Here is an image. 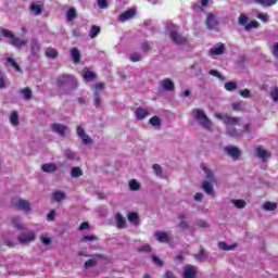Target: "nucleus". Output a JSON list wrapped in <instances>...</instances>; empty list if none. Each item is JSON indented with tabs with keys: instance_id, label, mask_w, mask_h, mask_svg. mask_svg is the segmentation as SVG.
Here are the masks:
<instances>
[{
	"instance_id": "obj_32",
	"label": "nucleus",
	"mask_w": 278,
	"mask_h": 278,
	"mask_svg": "<svg viewBox=\"0 0 278 278\" xmlns=\"http://www.w3.org/2000/svg\"><path fill=\"white\" fill-rule=\"evenodd\" d=\"M202 190H204V192H206V194L212 195L214 190H213V185L210 184L207 180L204 181V184H202Z\"/></svg>"
},
{
	"instance_id": "obj_42",
	"label": "nucleus",
	"mask_w": 278,
	"mask_h": 278,
	"mask_svg": "<svg viewBox=\"0 0 278 278\" xmlns=\"http://www.w3.org/2000/svg\"><path fill=\"white\" fill-rule=\"evenodd\" d=\"M149 124H151L152 127H161V118L155 115L149 119Z\"/></svg>"
},
{
	"instance_id": "obj_38",
	"label": "nucleus",
	"mask_w": 278,
	"mask_h": 278,
	"mask_svg": "<svg viewBox=\"0 0 278 278\" xmlns=\"http://www.w3.org/2000/svg\"><path fill=\"white\" fill-rule=\"evenodd\" d=\"M7 62L10 64V66H13L14 71L17 73H21V66L16 63V61L12 58L7 59Z\"/></svg>"
},
{
	"instance_id": "obj_58",
	"label": "nucleus",
	"mask_w": 278,
	"mask_h": 278,
	"mask_svg": "<svg viewBox=\"0 0 278 278\" xmlns=\"http://www.w3.org/2000/svg\"><path fill=\"white\" fill-rule=\"evenodd\" d=\"M208 74H210V76H214V77H217V79L224 80V76H222V75L219 74V72L216 71V70L210 71Z\"/></svg>"
},
{
	"instance_id": "obj_6",
	"label": "nucleus",
	"mask_w": 278,
	"mask_h": 278,
	"mask_svg": "<svg viewBox=\"0 0 278 278\" xmlns=\"http://www.w3.org/2000/svg\"><path fill=\"white\" fill-rule=\"evenodd\" d=\"M34 240H36V232L34 231H27L17 238L18 243H22V244L30 243Z\"/></svg>"
},
{
	"instance_id": "obj_63",
	"label": "nucleus",
	"mask_w": 278,
	"mask_h": 278,
	"mask_svg": "<svg viewBox=\"0 0 278 278\" xmlns=\"http://www.w3.org/2000/svg\"><path fill=\"white\" fill-rule=\"evenodd\" d=\"M98 7L105 10L108 8V0H98Z\"/></svg>"
},
{
	"instance_id": "obj_48",
	"label": "nucleus",
	"mask_w": 278,
	"mask_h": 278,
	"mask_svg": "<svg viewBox=\"0 0 278 278\" xmlns=\"http://www.w3.org/2000/svg\"><path fill=\"white\" fill-rule=\"evenodd\" d=\"M137 252L150 253L152 252V247L149 244H144L142 247L137 248Z\"/></svg>"
},
{
	"instance_id": "obj_28",
	"label": "nucleus",
	"mask_w": 278,
	"mask_h": 278,
	"mask_svg": "<svg viewBox=\"0 0 278 278\" xmlns=\"http://www.w3.org/2000/svg\"><path fill=\"white\" fill-rule=\"evenodd\" d=\"M115 219H116V226L119 229L126 228V219L123 217L122 214H119V213L116 214Z\"/></svg>"
},
{
	"instance_id": "obj_29",
	"label": "nucleus",
	"mask_w": 278,
	"mask_h": 278,
	"mask_svg": "<svg viewBox=\"0 0 278 278\" xmlns=\"http://www.w3.org/2000/svg\"><path fill=\"white\" fill-rule=\"evenodd\" d=\"M21 94L23 96L24 100H30L33 99V90H30L29 87L22 88L21 89Z\"/></svg>"
},
{
	"instance_id": "obj_18",
	"label": "nucleus",
	"mask_w": 278,
	"mask_h": 278,
	"mask_svg": "<svg viewBox=\"0 0 278 278\" xmlns=\"http://www.w3.org/2000/svg\"><path fill=\"white\" fill-rule=\"evenodd\" d=\"M41 170L47 174H53L58 172V166L54 163H46L41 166Z\"/></svg>"
},
{
	"instance_id": "obj_10",
	"label": "nucleus",
	"mask_w": 278,
	"mask_h": 278,
	"mask_svg": "<svg viewBox=\"0 0 278 278\" xmlns=\"http://www.w3.org/2000/svg\"><path fill=\"white\" fill-rule=\"evenodd\" d=\"M136 16V11L135 10H128L125 11L124 13H121L118 16L119 23H126L127 21L134 18Z\"/></svg>"
},
{
	"instance_id": "obj_52",
	"label": "nucleus",
	"mask_w": 278,
	"mask_h": 278,
	"mask_svg": "<svg viewBox=\"0 0 278 278\" xmlns=\"http://www.w3.org/2000/svg\"><path fill=\"white\" fill-rule=\"evenodd\" d=\"M105 89V83H98L94 85V93H98Z\"/></svg>"
},
{
	"instance_id": "obj_30",
	"label": "nucleus",
	"mask_w": 278,
	"mask_h": 278,
	"mask_svg": "<svg viewBox=\"0 0 278 278\" xmlns=\"http://www.w3.org/2000/svg\"><path fill=\"white\" fill-rule=\"evenodd\" d=\"M224 52H225L224 43H220V46L210 50L211 55H222L224 54Z\"/></svg>"
},
{
	"instance_id": "obj_17",
	"label": "nucleus",
	"mask_w": 278,
	"mask_h": 278,
	"mask_svg": "<svg viewBox=\"0 0 278 278\" xmlns=\"http://www.w3.org/2000/svg\"><path fill=\"white\" fill-rule=\"evenodd\" d=\"M223 124H225L226 127H236L240 125V119L237 117H225L223 121Z\"/></svg>"
},
{
	"instance_id": "obj_8",
	"label": "nucleus",
	"mask_w": 278,
	"mask_h": 278,
	"mask_svg": "<svg viewBox=\"0 0 278 278\" xmlns=\"http://www.w3.org/2000/svg\"><path fill=\"white\" fill-rule=\"evenodd\" d=\"M255 154L258 159H261L263 162H266L270 159V152L266 151L262 146L255 147Z\"/></svg>"
},
{
	"instance_id": "obj_40",
	"label": "nucleus",
	"mask_w": 278,
	"mask_h": 278,
	"mask_svg": "<svg viewBox=\"0 0 278 278\" xmlns=\"http://www.w3.org/2000/svg\"><path fill=\"white\" fill-rule=\"evenodd\" d=\"M10 122L11 125L18 126V115L16 111L11 112Z\"/></svg>"
},
{
	"instance_id": "obj_57",
	"label": "nucleus",
	"mask_w": 278,
	"mask_h": 278,
	"mask_svg": "<svg viewBox=\"0 0 278 278\" xmlns=\"http://www.w3.org/2000/svg\"><path fill=\"white\" fill-rule=\"evenodd\" d=\"M140 49H141V51H143V52H149V51H151V43H149L148 41H146V42H143V43H141V46H140Z\"/></svg>"
},
{
	"instance_id": "obj_49",
	"label": "nucleus",
	"mask_w": 278,
	"mask_h": 278,
	"mask_svg": "<svg viewBox=\"0 0 278 278\" xmlns=\"http://www.w3.org/2000/svg\"><path fill=\"white\" fill-rule=\"evenodd\" d=\"M129 186L131 191H138L140 189V184L135 179L130 180Z\"/></svg>"
},
{
	"instance_id": "obj_19",
	"label": "nucleus",
	"mask_w": 278,
	"mask_h": 278,
	"mask_svg": "<svg viewBox=\"0 0 278 278\" xmlns=\"http://www.w3.org/2000/svg\"><path fill=\"white\" fill-rule=\"evenodd\" d=\"M149 115V112L147 109L143 108H137L136 110V118L137 121H143Z\"/></svg>"
},
{
	"instance_id": "obj_26",
	"label": "nucleus",
	"mask_w": 278,
	"mask_h": 278,
	"mask_svg": "<svg viewBox=\"0 0 278 278\" xmlns=\"http://www.w3.org/2000/svg\"><path fill=\"white\" fill-rule=\"evenodd\" d=\"M163 88H164V90L173 91V90H175V83H173L172 79L165 78L163 80Z\"/></svg>"
},
{
	"instance_id": "obj_36",
	"label": "nucleus",
	"mask_w": 278,
	"mask_h": 278,
	"mask_svg": "<svg viewBox=\"0 0 278 278\" xmlns=\"http://www.w3.org/2000/svg\"><path fill=\"white\" fill-rule=\"evenodd\" d=\"M11 223L13 224V227L17 230H24V226L21 224V218L18 217H13L11 219Z\"/></svg>"
},
{
	"instance_id": "obj_23",
	"label": "nucleus",
	"mask_w": 278,
	"mask_h": 278,
	"mask_svg": "<svg viewBox=\"0 0 278 278\" xmlns=\"http://www.w3.org/2000/svg\"><path fill=\"white\" fill-rule=\"evenodd\" d=\"M71 55L74 64H78L79 61H81V54L79 53V50L77 48H72Z\"/></svg>"
},
{
	"instance_id": "obj_9",
	"label": "nucleus",
	"mask_w": 278,
	"mask_h": 278,
	"mask_svg": "<svg viewBox=\"0 0 278 278\" xmlns=\"http://www.w3.org/2000/svg\"><path fill=\"white\" fill-rule=\"evenodd\" d=\"M83 78L86 81H93L94 79L98 78V75L94 72L90 71L89 67H84L83 68Z\"/></svg>"
},
{
	"instance_id": "obj_7",
	"label": "nucleus",
	"mask_w": 278,
	"mask_h": 278,
	"mask_svg": "<svg viewBox=\"0 0 278 278\" xmlns=\"http://www.w3.org/2000/svg\"><path fill=\"white\" fill-rule=\"evenodd\" d=\"M169 38H172L173 42L178 46H185L188 42L187 37L178 35L177 31H170Z\"/></svg>"
},
{
	"instance_id": "obj_41",
	"label": "nucleus",
	"mask_w": 278,
	"mask_h": 278,
	"mask_svg": "<svg viewBox=\"0 0 278 278\" xmlns=\"http://www.w3.org/2000/svg\"><path fill=\"white\" fill-rule=\"evenodd\" d=\"M53 199H54L55 201H58V202H61V201H63V200L66 199V195H65V193L62 192V191H55V192L53 193Z\"/></svg>"
},
{
	"instance_id": "obj_22",
	"label": "nucleus",
	"mask_w": 278,
	"mask_h": 278,
	"mask_svg": "<svg viewBox=\"0 0 278 278\" xmlns=\"http://www.w3.org/2000/svg\"><path fill=\"white\" fill-rule=\"evenodd\" d=\"M71 79L70 75L60 76L58 79H55V85L59 88H62L63 86L67 85Z\"/></svg>"
},
{
	"instance_id": "obj_25",
	"label": "nucleus",
	"mask_w": 278,
	"mask_h": 278,
	"mask_svg": "<svg viewBox=\"0 0 278 278\" xmlns=\"http://www.w3.org/2000/svg\"><path fill=\"white\" fill-rule=\"evenodd\" d=\"M58 55H59V52H58L56 49L51 48V47H48V48L46 49V56H47L48 59L54 60V59L58 58Z\"/></svg>"
},
{
	"instance_id": "obj_35",
	"label": "nucleus",
	"mask_w": 278,
	"mask_h": 278,
	"mask_svg": "<svg viewBox=\"0 0 278 278\" xmlns=\"http://www.w3.org/2000/svg\"><path fill=\"white\" fill-rule=\"evenodd\" d=\"M101 34V27L99 26H91L90 33H89V37L91 39H94L96 37H98V35Z\"/></svg>"
},
{
	"instance_id": "obj_21",
	"label": "nucleus",
	"mask_w": 278,
	"mask_h": 278,
	"mask_svg": "<svg viewBox=\"0 0 278 278\" xmlns=\"http://www.w3.org/2000/svg\"><path fill=\"white\" fill-rule=\"evenodd\" d=\"M254 2L263 8H271L277 4L278 0H254Z\"/></svg>"
},
{
	"instance_id": "obj_15",
	"label": "nucleus",
	"mask_w": 278,
	"mask_h": 278,
	"mask_svg": "<svg viewBox=\"0 0 278 278\" xmlns=\"http://www.w3.org/2000/svg\"><path fill=\"white\" fill-rule=\"evenodd\" d=\"M155 239L160 243H168L170 241V238L168 237L166 231H156Z\"/></svg>"
},
{
	"instance_id": "obj_45",
	"label": "nucleus",
	"mask_w": 278,
	"mask_h": 278,
	"mask_svg": "<svg viewBox=\"0 0 278 278\" xmlns=\"http://www.w3.org/2000/svg\"><path fill=\"white\" fill-rule=\"evenodd\" d=\"M96 240H98V237H96L94 235H90V236H84L83 239H80V242L87 243Z\"/></svg>"
},
{
	"instance_id": "obj_55",
	"label": "nucleus",
	"mask_w": 278,
	"mask_h": 278,
	"mask_svg": "<svg viewBox=\"0 0 278 278\" xmlns=\"http://www.w3.org/2000/svg\"><path fill=\"white\" fill-rule=\"evenodd\" d=\"M2 36L7 37V38H10V39H13V38L16 37L8 28H2Z\"/></svg>"
},
{
	"instance_id": "obj_34",
	"label": "nucleus",
	"mask_w": 278,
	"mask_h": 278,
	"mask_svg": "<svg viewBox=\"0 0 278 278\" xmlns=\"http://www.w3.org/2000/svg\"><path fill=\"white\" fill-rule=\"evenodd\" d=\"M237 247H238L237 243H233L232 245H228L225 242L218 243V249H220L222 251H232Z\"/></svg>"
},
{
	"instance_id": "obj_44",
	"label": "nucleus",
	"mask_w": 278,
	"mask_h": 278,
	"mask_svg": "<svg viewBox=\"0 0 278 278\" xmlns=\"http://www.w3.org/2000/svg\"><path fill=\"white\" fill-rule=\"evenodd\" d=\"M226 132L228 134V136L236 138L238 136V130L236 127L232 126H228Z\"/></svg>"
},
{
	"instance_id": "obj_53",
	"label": "nucleus",
	"mask_w": 278,
	"mask_h": 278,
	"mask_svg": "<svg viewBox=\"0 0 278 278\" xmlns=\"http://www.w3.org/2000/svg\"><path fill=\"white\" fill-rule=\"evenodd\" d=\"M210 0H201V4H193V10H199L201 8H207Z\"/></svg>"
},
{
	"instance_id": "obj_37",
	"label": "nucleus",
	"mask_w": 278,
	"mask_h": 278,
	"mask_svg": "<svg viewBox=\"0 0 278 278\" xmlns=\"http://www.w3.org/2000/svg\"><path fill=\"white\" fill-rule=\"evenodd\" d=\"M263 210H266L268 212H273V211L277 210V203L265 202V204H263Z\"/></svg>"
},
{
	"instance_id": "obj_1",
	"label": "nucleus",
	"mask_w": 278,
	"mask_h": 278,
	"mask_svg": "<svg viewBox=\"0 0 278 278\" xmlns=\"http://www.w3.org/2000/svg\"><path fill=\"white\" fill-rule=\"evenodd\" d=\"M192 114L195 115L197 121H200L201 127L204 129L212 130V122L207 117V115L201 109H193Z\"/></svg>"
},
{
	"instance_id": "obj_59",
	"label": "nucleus",
	"mask_w": 278,
	"mask_h": 278,
	"mask_svg": "<svg viewBox=\"0 0 278 278\" xmlns=\"http://www.w3.org/2000/svg\"><path fill=\"white\" fill-rule=\"evenodd\" d=\"M195 225L200 228H208L210 225L207 223H205L203 219H198Z\"/></svg>"
},
{
	"instance_id": "obj_11",
	"label": "nucleus",
	"mask_w": 278,
	"mask_h": 278,
	"mask_svg": "<svg viewBox=\"0 0 278 278\" xmlns=\"http://www.w3.org/2000/svg\"><path fill=\"white\" fill-rule=\"evenodd\" d=\"M225 152L231 156L235 161H237L240 157V149L232 147V146H228L225 148Z\"/></svg>"
},
{
	"instance_id": "obj_20",
	"label": "nucleus",
	"mask_w": 278,
	"mask_h": 278,
	"mask_svg": "<svg viewBox=\"0 0 278 278\" xmlns=\"http://www.w3.org/2000/svg\"><path fill=\"white\" fill-rule=\"evenodd\" d=\"M27 43H28L27 40L20 39V38H17V37L11 38V46H13V47H15V48L25 47Z\"/></svg>"
},
{
	"instance_id": "obj_62",
	"label": "nucleus",
	"mask_w": 278,
	"mask_h": 278,
	"mask_svg": "<svg viewBox=\"0 0 278 278\" xmlns=\"http://www.w3.org/2000/svg\"><path fill=\"white\" fill-rule=\"evenodd\" d=\"M270 97L274 102H278V88H275L274 91L270 92Z\"/></svg>"
},
{
	"instance_id": "obj_46",
	"label": "nucleus",
	"mask_w": 278,
	"mask_h": 278,
	"mask_svg": "<svg viewBox=\"0 0 278 278\" xmlns=\"http://www.w3.org/2000/svg\"><path fill=\"white\" fill-rule=\"evenodd\" d=\"M81 175H83V172L79 167L72 168V172H71L72 177L78 178V177H81Z\"/></svg>"
},
{
	"instance_id": "obj_47",
	"label": "nucleus",
	"mask_w": 278,
	"mask_h": 278,
	"mask_svg": "<svg viewBox=\"0 0 278 278\" xmlns=\"http://www.w3.org/2000/svg\"><path fill=\"white\" fill-rule=\"evenodd\" d=\"M225 89L228 91H235L237 89V83H233V81L226 83Z\"/></svg>"
},
{
	"instance_id": "obj_24",
	"label": "nucleus",
	"mask_w": 278,
	"mask_h": 278,
	"mask_svg": "<svg viewBox=\"0 0 278 278\" xmlns=\"http://www.w3.org/2000/svg\"><path fill=\"white\" fill-rule=\"evenodd\" d=\"M198 262H206L207 255H205V250L203 247L200 248V252H198L195 255H193Z\"/></svg>"
},
{
	"instance_id": "obj_14",
	"label": "nucleus",
	"mask_w": 278,
	"mask_h": 278,
	"mask_svg": "<svg viewBox=\"0 0 278 278\" xmlns=\"http://www.w3.org/2000/svg\"><path fill=\"white\" fill-rule=\"evenodd\" d=\"M178 220H180V223H178V228H180L181 230H187L189 228V224L187 222V215L184 213H180L177 215Z\"/></svg>"
},
{
	"instance_id": "obj_56",
	"label": "nucleus",
	"mask_w": 278,
	"mask_h": 278,
	"mask_svg": "<svg viewBox=\"0 0 278 278\" xmlns=\"http://www.w3.org/2000/svg\"><path fill=\"white\" fill-rule=\"evenodd\" d=\"M101 105V96L98 92H94V106L99 109Z\"/></svg>"
},
{
	"instance_id": "obj_54",
	"label": "nucleus",
	"mask_w": 278,
	"mask_h": 278,
	"mask_svg": "<svg viewBox=\"0 0 278 278\" xmlns=\"http://www.w3.org/2000/svg\"><path fill=\"white\" fill-rule=\"evenodd\" d=\"M130 61L131 62H139V61H142V56L141 55H139V53L138 52H134V53H131V55H130Z\"/></svg>"
},
{
	"instance_id": "obj_4",
	"label": "nucleus",
	"mask_w": 278,
	"mask_h": 278,
	"mask_svg": "<svg viewBox=\"0 0 278 278\" xmlns=\"http://www.w3.org/2000/svg\"><path fill=\"white\" fill-rule=\"evenodd\" d=\"M51 130L58 134L60 137L65 138L66 132L68 131V126L63 124H51Z\"/></svg>"
},
{
	"instance_id": "obj_27",
	"label": "nucleus",
	"mask_w": 278,
	"mask_h": 278,
	"mask_svg": "<svg viewBox=\"0 0 278 278\" xmlns=\"http://www.w3.org/2000/svg\"><path fill=\"white\" fill-rule=\"evenodd\" d=\"M75 18H77V11L75 10V8H70V10H67L66 12V21L71 23Z\"/></svg>"
},
{
	"instance_id": "obj_31",
	"label": "nucleus",
	"mask_w": 278,
	"mask_h": 278,
	"mask_svg": "<svg viewBox=\"0 0 278 278\" xmlns=\"http://www.w3.org/2000/svg\"><path fill=\"white\" fill-rule=\"evenodd\" d=\"M128 222H130L132 225H139V214L131 212L127 215Z\"/></svg>"
},
{
	"instance_id": "obj_43",
	"label": "nucleus",
	"mask_w": 278,
	"mask_h": 278,
	"mask_svg": "<svg viewBox=\"0 0 278 278\" xmlns=\"http://www.w3.org/2000/svg\"><path fill=\"white\" fill-rule=\"evenodd\" d=\"M232 110L235 112H243L244 111V103L242 102H237L232 104Z\"/></svg>"
},
{
	"instance_id": "obj_64",
	"label": "nucleus",
	"mask_w": 278,
	"mask_h": 278,
	"mask_svg": "<svg viewBox=\"0 0 278 278\" xmlns=\"http://www.w3.org/2000/svg\"><path fill=\"white\" fill-rule=\"evenodd\" d=\"M271 54H274V56L278 59V42L274 43V48L271 49Z\"/></svg>"
},
{
	"instance_id": "obj_2",
	"label": "nucleus",
	"mask_w": 278,
	"mask_h": 278,
	"mask_svg": "<svg viewBox=\"0 0 278 278\" xmlns=\"http://www.w3.org/2000/svg\"><path fill=\"white\" fill-rule=\"evenodd\" d=\"M76 136L83 140V144H93V139H91L90 136L86 134V130H84L81 126L76 127Z\"/></svg>"
},
{
	"instance_id": "obj_3",
	"label": "nucleus",
	"mask_w": 278,
	"mask_h": 278,
	"mask_svg": "<svg viewBox=\"0 0 278 278\" xmlns=\"http://www.w3.org/2000/svg\"><path fill=\"white\" fill-rule=\"evenodd\" d=\"M93 258H89L84 263V268L88 269L90 267H96L98 265V260H106V256L101 253L92 254Z\"/></svg>"
},
{
	"instance_id": "obj_5",
	"label": "nucleus",
	"mask_w": 278,
	"mask_h": 278,
	"mask_svg": "<svg viewBox=\"0 0 278 278\" xmlns=\"http://www.w3.org/2000/svg\"><path fill=\"white\" fill-rule=\"evenodd\" d=\"M15 208L22 210L25 213L30 212V204L27 200L25 199H18L17 202L11 203Z\"/></svg>"
},
{
	"instance_id": "obj_12",
	"label": "nucleus",
	"mask_w": 278,
	"mask_h": 278,
	"mask_svg": "<svg viewBox=\"0 0 278 278\" xmlns=\"http://www.w3.org/2000/svg\"><path fill=\"white\" fill-rule=\"evenodd\" d=\"M206 28H208L210 30L216 29L218 22L216 20V16H214L212 13L208 14V16H206Z\"/></svg>"
},
{
	"instance_id": "obj_16",
	"label": "nucleus",
	"mask_w": 278,
	"mask_h": 278,
	"mask_svg": "<svg viewBox=\"0 0 278 278\" xmlns=\"http://www.w3.org/2000/svg\"><path fill=\"white\" fill-rule=\"evenodd\" d=\"M184 278H197V267L186 266L184 270Z\"/></svg>"
},
{
	"instance_id": "obj_61",
	"label": "nucleus",
	"mask_w": 278,
	"mask_h": 278,
	"mask_svg": "<svg viewBox=\"0 0 278 278\" xmlns=\"http://www.w3.org/2000/svg\"><path fill=\"white\" fill-rule=\"evenodd\" d=\"M248 22V17L244 14L239 15L238 23L239 25H245Z\"/></svg>"
},
{
	"instance_id": "obj_51",
	"label": "nucleus",
	"mask_w": 278,
	"mask_h": 278,
	"mask_svg": "<svg viewBox=\"0 0 278 278\" xmlns=\"http://www.w3.org/2000/svg\"><path fill=\"white\" fill-rule=\"evenodd\" d=\"M153 264L157 267H164V262L161 261L156 255H151Z\"/></svg>"
},
{
	"instance_id": "obj_50",
	"label": "nucleus",
	"mask_w": 278,
	"mask_h": 278,
	"mask_svg": "<svg viewBox=\"0 0 278 278\" xmlns=\"http://www.w3.org/2000/svg\"><path fill=\"white\" fill-rule=\"evenodd\" d=\"M30 11L35 13V16H38L41 14V7L39 4H33L30 5Z\"/></svg>"
},
{
	"instance_id": "obj_33",
	"label": "nucleus",
	"mask_w": 278,
	"mask_h": 278,
	"mask_svg": "<svg viewBox=\"0 0 278 278\" xmlns=\"http://www.w3.org/2000/svg\"><path fill=\"white\" fill-rule=\"evenodd\" d=\"M231 203L237 207L238 210H242L245 207L247 203L244 200L241 199H232Z\"/></svg>"
},
{
	"instance_id": "obj_13",
	"label": "nucleus",
	"mask_w": 278,
	"mask_h": 278,
	"mask_svg": "<svg viewBox=\"0 0 278 278\" xmlns=\"http://www.w3.org/2000/svg\"><path fill=\"white\" fill-rule=\"evenodd\" d=\"M41 52V47L38 43V41L36 39L30 40V54L33 56H37L40 55Z\"/></svg>"
},
{
	"instance_id": "obj_39",
	"label": "nucleus",
	"mask_w": 278,
	"mask_h": 278,
	"mask_svg": "<svg viewBox=\"0 0 278 278\" xmlns=\"http://www.w3.org/2000/svg\"><path fill=\"white\" fill-rule=\"evenodd\" d=\"M243 26L245 28V31H250L252 28H260V23H257L256 21H251Z\"/></svg>"
},
{
	"instance_id": "obj_60",
	"label": "nucleus",
	"mask_w": 278,
	"mask_h": 278,
	"mask_svg": "<svg viewBox=\"0 0 278 278\" xmlns=\"http://www.w3.org/2000/svg\"><path fill=\"white\" fill-rule=\"evenodd\" d=\"M153 172L155 173L156 176H160L163 173V169L159 164H153Z\"/></svg>"
}]
</instances>
